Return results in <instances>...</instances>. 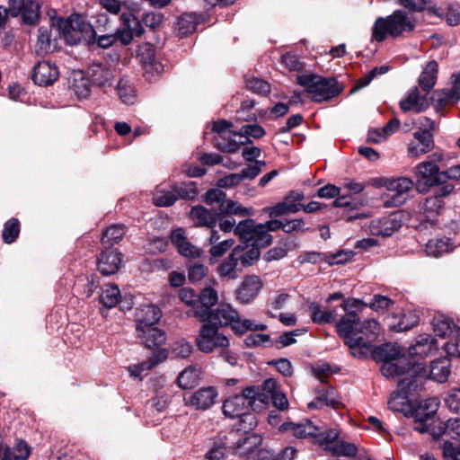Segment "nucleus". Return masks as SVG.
Listing matches in <instances>:
<instances>
[{"label": "nucleus", "mask_w": 460, "mask_h": 460, "mask_svg": "<svg viewBox=\"0 0 460 460\" xmlns=\"http://www.w3.org/2000/svg\"><path fill=\"white\" fill-rule=\"evenodd\" d=\"M218 296L217 290L212 288H203L198 294V304L194 315L199 322L208 319H221L224 323H233V332L236 335H243L248 331H265L268 326L264 323H254L252 320L242 319L239 313L229 304H219L217 308H212L217 304Z\"/></svg>", "instance_id": "1"}, {"label": "nucleus", "mask_w": 460, "mask_h": 460, "mask_svg": "<svg viewBox=\"0 0 460 460\" xmlns=\"http://www.w3.org/2000/svg\"><path fill=\"white\" fill-rule=\"evenodd\" d=\"M296 84L304 87L314 102H328L343 91V86L333 76L324 77L314 73L298 75Z\"/></svg>", "instance_id": "2"}, {"label": "nucleus", "mask_w": 460, "mask_h": 460, "mask_svg": "<svg viewBox=\"0 0 460 460\" xmlns=\"http://www.w3.org/2000/svg\"><path fill=\"white\" fill-rule=\"evenodd\" d=\"M455 184H446L433 189L432 194L426 197L420 204V216L416 229L420 232L433 228L438 217L442 213L446 199L455 190Z\"/></svg>", "instance_id": "3"}, {"label": "nucleus", "mask_w": 460, "mask_h": 460, "mask_svg": "<svg viewBox=\"0 0 460 460\" xmlns=\"http://www.w3.org/2000/svg\"><path fill=\"white\" fill-rule=\"evenodd\" d=\"M415 29L413 21L403 10H395L386 17H378L372 28V39L377 42L384 41L387 36L398 38L404 32Z\"/></svg>", "instance_id": "4"}, {"label": "nucleus", "mask_w": 460, "mask_h": 460, "mask_svg": "<svg viewBox=\"0 0 460 460\" xmlns=\"http://www.w3.org/2000/svg\"><path fill=\"white\" fill-rule=\"evenodd\" d=\"M360 318L356 311H349L337 323L338 335L343 340L353 357L364 358L367 356L369 341H363V336L358 332Z\"/></svg>", "instance_id": "5"}, {"label": "nucleus", "mask_w": 460, "mask_h": 460, "mask_svg": "<svg viewBox=\"0 0 460 460\" xmlns=\"http://www.w3.org/2000/svg\"><path fill=\"white\" fill-rule=\"evenodd\" d=\"M283 230V221L271 219L264 224H256L252 218L240 221L234 229V234L243 240H254L261 246H269L272 243V235L269 232Z\"/></svg>", "instance_id": "6"}, {"label": "nucleus", "mask_w": 460, "mask_h": 460, "mask_svg": "<svg viewBox=\"0 0 460 460\" xmlns=\"http://www.w3.org/2000/svg\"><path fill=\"white\" fill-rule=\"evenodd\" d=\"M203 324L199 328V335L196 338V345L203 353H210L214 349L220 348L225 349L229 346L228 338L219 332L220 327L230 326L233 330V323H224L221 319H208L202 322Z\"/></svg>", "instance_id": "7"}, {"label": "nucleus", "mask_w": 460, "mask_h": 460, "mask_svg": "<svg viewBox=\"0 0 460 460\" xmlns=\"http://www.w3.org/2000/svg\"><path fill=\"white\" fill-rule=\"evenodd\" d=\"M251 409L249 399L246 397L245 389H243L241 394L230 396L224 401L222 411L226 417L234 419L238 418V422L234 428L243 427V429H254L257 425L256 417L250 412Z\"/></svg>", "instance_id": "8"}, {"label": "nucleus", "mask_w": 460, "mask_h": 460, "mask_svg": "<svg viewBox=\"0 0 460 460\" xmlns=\"http://www.w3.org/2000/svg\"><path fill=\"white\" fill-rule=\"evenodd\" d=\"M253 429H243V427L233 428L225 436V446L234 454L245 456L254 452L261 446L262 438L251 433Z\"/></svg>", "instance_id": "9"}, {"label": "nucleus", "mask_w": 460, "mask_h": 460, "mask_svg": "<svg viewBox=\"0 0 460 460\" xmlns=\"http://www.w3.org/2000/svg\"><path fill=\"white\" fill-rule=\"evenodd\" d=\"M418 179L416 189L420 193H426L431 188H438L451 182H444L443 171L433 162H422L416 167Z\"/></svg>", "instance_id": "10"}, {"label": "nucleus", "mask_w": 460, "mask_h": 460, "mask_svg": "<svg viewBox=\"0 0 460 460\" xmlns=\"http://www.w3.org/2000/svg\"><path fill=\"white\" fill-rule=\"evenodd\" d=\"M57 24L68 45H77L84 37L86 22L82 14L74 13L67 18H58Z\"/></svg>", "instance_id": "11"}, {"label": "nucleus", "mask_w": 460, "mask_h": 460, "mask_svg": "<svg viewBox=\"0 0 460 460\" xmlns=\"http://www.w3.org/2000/svg\"><path fill=\"white\" fill-rule=\"evenodd\" d=\"M276 388H278L277 382L272 378L266 379L261 385H252L244 388L251 409L256 411L268 405L270 402L271 393Z\"/></svg>", "instance_id": "12"}, {"label": "nucleus", "mask_w": 460, "mask_h": 460, "mask_svg": "<svg viewBox=\"0 0 460 460\" xmlns=\"http://www.w3.org/2000/svg\"><path fill=\"white\" fill-rule=\"evenodd\" d=\"M233 127V123L226 119H218L213 123L212 131L218 134L214 138V146L223 153H235L240 148V144L231 137H226V130Z\"/></svg>", "instance_id": "13"}, {"label": "nucleus", "mask_w": 460, "mask_h": 460, "mask_svg": "<svg viewBox=\"0 0 460 460\" xmlns=\"http://www.w3.org/2000/svg\"><path fill=\"white\" fill-rule=\"evenodd\" d=\"M123 261V254L119 249H105L100 252L96 260L98 271L103 276L116 274Z\"/></svg>", "instance_id": "14"}, {"label": "nucleus", "mask_w": 460, "mask_h": 460, "mask_svg": "<svg viewBox=\"0 0 460 460\" xmlns=\"http://www.w3.org/2000/svg\"><path fill=\"white\" fill-rule=\"evenodd\" d=\"M217 397V391L214 386L201 387L194 393L185 394L183 401L186 405L199 411L209 409Z\"/></svg>", "instance_id": "15"}, {"label": "nucleus", "mask_w": 460, "mask_h": 460, "mask_svg": "<svg viewBox=\"0 0 460 460\" xmlns=\"http://www.w3.org/2000/svg\"><path fill=\"white\" fill-rule=\"evenodd\" d=\"M31 77L35 84L47 87L58 81L59 69L55 63L50 61H39L33 66Z\"/></svg>", "instance_id": "16"}, {"label": "nucleus", "mask_w": 460, "mask_h": 460, "mask_svg": "<svg viewBox=\"0 0 460 460\" xmlns=\"http://www.w3.org/2000/svg\"><path fill=\"white\" fill-rule=\"evenodd\" d=\"M262 287L263 283L260 277L247 275L235 290V298L240 304L248 305L256 298Z\"/></svg>", "instance_id": "17"}, {"label": "nucleus", "mask_w": 460, "mask_h": 460, "mask_svg": "<svg viewBox=\"0 0 460 460\" xmlns=\"http://www.w3.org/2000/svg\"><path fill=\"white\" fill-rule=\"evenodd\" d=\"M114 79L112 70L102 63H93L88 66V88H106L112 85Z\"/></svg>", "instance_id": "18"}, {"label": "nucleus", "mask_w": 460, "mask_h": 460, "mask_svg": "<svg viewBox=\"0 0 460 460\" xmlns=\"http://www.w3.org/2000/svg\"><path fill=\"white\" fill-rule=\"evenodd\" d=\"M239 240L245 244V247L237 245L233 251L237 252L236 259L243 268L250 267L260 259L261 249L266 246H261L254 240H243L242 238H239Z\"/></svg>", "instance_id": "19"}, {"label": "nucleus", "mask_w": 460, "mask_h": 460, "mask_svg": "<svg viewBox=\"0 0 460 460\" xmlns=\"http://www.w3.org/2000/svg\"><path fill=\"white\" fill-rule=\"evenodd\" d=\"M402 226V213L394 212L388 217H383L374 220L371 224V229L376 235L391 236L398 231Z\"/></svg>", "instance_id": "20"}, {"label": "nucleus", "mask_w": 460, "mask_h": 460, "mask_svg": "<svg viewBox=\"0 0 460 460\" xmlns=\"http://www.w3.org/2000/svg\"><path fill=\"white\" fill-rule=\"evenodd\" d=\"M415 365L416 362H412L402 354L394 360L383 363L380 371L385 377H395L410 372Z\"/></svg>", "instance_id": "21"}, {"label": "nucleus", "mask_w": 460, "mask_h": 460, "mask_svg": "<svg viewBox=\"0 0 460 460\" xmlns=\"http://www.w3.org/2000/svg\"><path fill=\"white\" fill-rule=\"evenodd\" d=\"M415 141L408 145V153L411 156H419L429 153L434 148V134L429 131L417 130L413 134Z\"/></svg>", "instance_id": "22"}, {"label": "nucleus", "mask_w": 460, "mask_h": 460, "mask_svg": "<svg viewBox=\"0 0 460 460\" xmlns=\"http://www.w3.org/2000/svg\"><path fill=\"white\" fill-rule=\"evenodd\" d=\"M190 217L197 226H206L208 228L215 227L217 222L220 220L217 209H208L202 205L193 206L190 209Z\"/></svg>", "instance_id": "23"}, {"label": "nucleus", "mask_w": 460, "mask_h": 460, "mask_svg": "<svg viewBox=\"0 0 460 460\" xmlns=\"http://www.w3.org/2000/svg\"><path fill=\"white\" fill-rule=\"evenodd\" d=\"M369 354H371L372 358L376 362L385 363L389 360H394L404 353L402 349L397 344L386 342L376 347L373 346Z\"/></svg>", "instance_id": "24"}, {"label": "nucleus", "mask_w": 460, "mask_h": 460, "mask_svg": "<svg viewBox=\"0 0 460 460\" xmlns=\"http://www.w3.org/2000/svg\"><path fill=\"white\" fill-rule=\"evenodd\" d=\"M433 332L436 336L450 341L460 332V327L451 318L441 315L433 319Z\"/></svg>", "instance_id": "25"}, {"label": "nucleus", "mask_w": 460, "mask_h": 460, "mask_svg": "<svg viewBox=\"0 0 460 460\" xmlns=\"http://www.w3.org/2000/svg\"><path fill=\"white\" fill-rule=\"evenodd\" d=\"M372 181V184L376 187L385 186L389 191L405 195L413 186L412 181L406 177L397 179L377 178Z\"/></svg>", "instance_id": "26"}, {"label": "nucleus", "mask_w": 460, "mask_h": 460, "mask_svg": "<svg viewBox=\"0 0 460 460\" xmlns=\"http://www.w3.org/2000/svg\"><path fill=\"white\" fill-rule=\"evenodd\" d=\"M138 336L142 339L145 347L152 349L159 347L166 341L165 332L158 327H146L137 329Z\"/></svg>", "instance_id": "27"}, {"label": "nucleus", "mask_w": 460, "mask_h": 460, "mask_svg": "<svg viewBox=\"0 0 460 460\" xmlns=\"http://www.w3.org/2000/svg\"><path fill=\"white\" fill-rule=\"evenodd\" d=\"M436 349V339L431 338L428 334H420L416 338L415 342L409 347V354L411 356H419L422 358Z\"/></svg>", "instance_id": "28"}, {"label": "nucleus", "mask_w": 460, "mask_h": 460, "mask_svg": "<svg viewBox=\"0 0 460 460\" xmlns=\"http://www.w3.org/2000/svg\"><path fill=\"white\" fill-rule=\"evenodd\" d=\"M119 20L121 27L117 28L112 34L116 43L119 42L123 46H128L133 40V32L130 29V21L134 20L133 13L128 12L122 13Z\"/></svg>", "instance_id": "29"}, {"label": "nucleus", "mask_w": 460, "mask_h": 460, "mask_svg": "<svg viewBox=\"0 0 460 460\" xmlns=\"http://www.w3.org/2000/svg\"><path fill=\"white\" fill-rule=\"evenodd\" d=\"M137 55L146 70H154L156 73L163 70V65L155 59V50L153 45L146 43L139 46Z\"/></svg>", "instance_id": "30"}, {"label": "nucleus", "mask_w": 460, "mask_h": 460, "mask_svg": "<svg viewBox=\"0 0 460 460\" xmlns=\"http://www.w3.org/2000/svg\"><path fill=\"white\" fill-rule=\"evenodd\" d=\"M71 94L77 100L86 99V74L83 70H73L68 76Z\"/></svg>", "instance_id": "31"}, {"label": "nucleus", "mask_w": 460, "mask_h": 460, "mask_svg": "<svg viewBox=\"0 0 460 460\" xmlns=\"http://www.w3.org/2000/svg\"><path fill=\"white\" fill-rule=\"evenodd\" d=\"M438 74V64L435 60L429 61L421 72L418 84L426 93H429L435 86Z\"/></svg>", "instance_id": "32"}, {"label": "nucleus", "mask_w": 460, "mask_h": 460, "mask_svg": "<svg viewBox=\"0 0 460 460\" xmlns=\"http://www.w3.org/2000/svg\"><path fill=\"white\" fill-rule=\"evenodd\" d=\"M233 137H245L244 141L239 142L240 146L252 143L251 138L261 139L266 135L265 129L256 122L243 125L238 131H229Z\"/></svg>", "instance_id": "33"}, {"label": "nucleus", "mask_w": 460, "mask_h": 460, "mask_svg": "<svg viewBox=\"0 0 460 460\" xmlns=\"http://www.w3.org/2000/svg\"><path fill=\"white\" fill-rule=\"evenodd\" d=\"M125 234L126 227L124 225H111L102 232L101 243L105 249H113L112 247L122 240Z\"/></svg>", "instance_id": "34"}, {"label": "nucleus", "mask_w": 460, "mask_h": 460, "mask_svg": "<svg viewBox=\"0 0 460 460\" xmlns=\"http://www.w3.org/2000/svg\"><path fill=\"white\" fill-rule=\"evenodd\" d=\"M88 31L91 32V35L88 37V50H94L95 45L98 48L106 49L116 44L112 32L99 34L89 22Z\"/></svg>", "instance_id": "35"}, {"label": "nucleus", "mask_w": 460, "mask_h": 460, "mask_svg": "<svg viewBox=\"0 0 460 460\" xmlns=\"http://www.w3.org/2000/svg\"><path fill=\"white\" fill-rule=\"evenodd\" d=\"M31 448L23 439H17L13 448L5 447L4 456L1 460H27Z\"/></svg>", "instance_id": "36"}, {"label": "nucleus", "mask_w": 460, "mask_h": 460, "mask_svg": "<svg viewBox=\"0 0 460 460\" xmlns=\"http://www.w3.org/2000/svg\"><path fill=\"white\" fill-rule=\"evenodd\" d=\"M237 252L233 251L228 257L225 259L217 268V272L220 278H227L229 279H235L237 275L238 261L236 259Z\"/></svg>", "instance_id": "37"}, {"label": "nucleus", "mask_w": 460, "mask_h": 460, "mask_svg": "<svg viewBox=\"0 0 460 460\" xmlns=\"http://www.w3.org/2000/svg\"><path fill=\"white\" fill-rule=\"evenodd\" d=\"M380 325L378 322L375 319H367L365 320L358 329V332L359 335L363 336V341H369V348L367 349V355L371 351L373 347V342L376 339L379 334Z\"/></svg>", "instance_id": "38"}, {"label": "nucleus", "mask_w": 460, "mask_h": 460, "mask_svg": "<svg viewBox=\"0 0 460 460\" xmlns=\"http://www.w3.org/2000/svg\"><path fill=\"white\" fill-rule=\"evenodd\" d=\"M285 429L290 430L298 438H311L313 439L318 427L314 426L309 420H305V422L301 423H287Z\"/></svg>", "instance_id": "39"}, {"label": "nucleus", "mask_w": 460, "mask_h": 460, "mask_svg": "<svg viewBox=\"0 0 460 460\" xmlns=\"http://www.w3.org/2000/svg\"><path fill=\"white\" fill-rule=\"evenodd\" d=\"M143 311L144 315L137 320L136 329L156 327L155 324L162 316L160 308L156 305H149Z\"/></svg>", "instance_id": "40"}, {"label": "nucleus", "mask_w": 460, "mask_h": 460, "mask_svg": "<svg viewBox=\"0 0 460 460\" xmlns=\"http://www.w3.org/2000/svg\"><path fill=\"white\" fill-rule=\"evenodd\" d=\"M309 311L313 323L317 324L331 323L336 317L334 310H322L321 305L315 302L309 305Z\"/></svg>", "instance_id": "41"}, {"label": "nucleus", "mask_w": 460, "mask_h": 460, "mask_svg": "<svg viewBox=\"0 0 460 460\" xmlns=\"http://www.w3.org/2000/svg\"><path fill=\"white\" fill-rule=\"evenodd\" d=\"M171 188H172L178 199L194 200L199 194L197 182L195 181L173 183Z\"/></svg>", "instance_id": "42"}, {"label": "nucleus", "mask_w": 460, "mask_h": 460, "mask_svg": "<svg viewBox=\"0 0 460 460\" xmlns=\"http://www.w3.org/2000/svg\"><path fill=\"white\" fill-rule=\"evenodd\" d=\"M85 329L83 325L77 323H70L66 328V341L75 348H81L84 346L86 335Z\"/></svg>", "instance_id": "43"}, {"label": "nucleus", "mask_w": 460, "mask_h": 460, "mask_svg": "<svg viewBox=\"0 0 460 460\" xmlns=\"http://www.w3.org/2000/svg\"><path fill=\"white\" fill-rule=\"evenodd\" d=\"M303 204H289L288 202H279L273 206L264 208V211L268 213L271 218L281 217L288 214H295L301 210Z\"/></svg>", "instance_id": "44"}, {"label": "nucleus", "mask_w": 460, "mask_h": 460, "mask_svg": "<svg viewBox=\"0 0 460 460\" xmlns=\"http://www.w3.org/2000/svg\"><path fill=\"white\" fill-rule=\"evenodd\" d=\"M450 375V364L447 358H440L432 361L430 366V376L438 383H444Z\"/></svg>", "instance_id": "45"}, {"label": "nucleus", "mask_w": 460, "mask_h": 460, "mask_svg": "<svg viewBox=\"0 0 460 460\" xmlns=\"http://www.w3.org/2000/svg\"><path fill=\"white\" fill-rule=\"evenodd\" d=\"M217 210L219 219L227 215H239L243 217L250 215V211L247 208L243 207L241 204L232 199H224V201L219 204Z\"/></svg>", "instance_id": "46"}, {"label": "nucleus", "mask_w": 460, "mask_h": 460, "mask_svg": "<svg viewBox=\"0 0 460 460\" xmlns=\"http://www.w3.org/2000/svg\"><path fill=\"white\" fill-rule=\"evenodd\" d=\"M121 298L120 290L117 285H107L99 296V302L106 308L116 306Z\"/></svg>", "instance_id": "47"}, {"label": "nucleus", "mask_w": 460, "mask_h": 460, "mask_svg": "<svg viewBox=\"0 0 460 460\" xmlns=\"http://www.w3.org/2000/svg\"><path fill=\"white\" fill-rule=\"evenodd\" d=\"M338 438L339 433L335 429H331L320 431V429L318 428V430L315 431V434L313 437V443L319 445L324 450L330 452L331 447Z\"/></svg>", "instance_id": "48"}, {"label": "nucleus", "mask_w": 460, "mask_h": 460, "mask_svg": "<svg viewBox=\"0 0 460 460\" xmlns=\"http://www.w3.org/2000/svg\"><path fill=\"white\" fill-rule=\"evenodd\" d=\"M198 25L197 16L194 13H183L177 21V31L181 37H186L187 35L195 31Z\"/></svg>", "instance_id": "49"}, {"label": "nucleus", "mask_w": 460, "mask_h": 460, "mask_svg": "<svg viewBox=\"0 0 460 460\" xmlns=\"http://www.w3.org/2000/svg\"><path fill=\"white\" fill-rule=\"evenodd\" d=\"M438 406L439 402L437 398H428L420 403L414 412L417 418H427L431 420H434Z\"/></svg>", "instance_id": "50"}, {"label": "nucleus", "mask_w": 460, "mask_h": 460, "mask_svg": "<svg viewBox=\"0 0 460 460\" xmlns=\"http://www.w3.org/2000/svg\"><path fill=\"white\" fill-rule=\"evenodd\" d=\"M40 6L35 0H26L20 15L26 24H35L40 18Z\"/></svg>", "instance_id": "51"}, {"label": "nucleus", "mask_w": 460, "mask_h": 460, "mask_svg": "<svg viewBox=\"0 0 460 460\" xmlns=\"http://www.w3.org/2000/svg\"><path fill=\"white\" fill-rule=\"evenodd\" d=\"M449 250V239H431L425 245L427 255L433 257H439Z\"/></svg>", "instance_id": "52"}, {"label": "nucleus", "mask_w": 460, "mask_h": 460, "mask_svg": "<svg viewBox=\"0 0 460 460\" xmlns=\"http://www.w3.org/2000/svg\"><path fill=\"white\" fill-rule=\"evenodd\" d=\"M332 456H355L358 453V448L353 443L346 442L344 440L336 439L335 443L331 447L330 451Z\"/></svg>", "instance_id": "53"}, {"label": "nucleus", "mask_w": 460, "mask_h": 460, "mask_svg": "<svg viewBox=\"0 0 460 460\" xmlns=\"http://www.w3.org/2000/svg\"><path fill=\"white\" fill-rule=\"evenodd\" d=\"M199 383V375L197 370L192 367H187L182 370L178 377L177 384L181 389H190Z\"/></svg>", "instance_id": "54"}, {"label": "nucleus", "mask_w": 460, "mask_h": 460, "mask_svg": "<svg viewBox=\"0 0 460 460\" xmlns=\"http://www.w3.org/2000/svg\"><path fill=\"white\" fill-rule=\"evenodd\" d=\"M20 234V222L17 218H11L4 225L2 238L5 243H13Z\"/></svg>", "instance_id": "55"}, {"label": "nucleus", "mask_w": 460, "mask_h": 460, "mask_svg": "<svg viewBox=\"0 0 460 460\" xmlns=\"http://www.w3.org/2000/svg\"><path fill=\"white\" fill-rule=\"evenodd\" d=\"M153 200L156 207L166 208L174 205L178 200V197H176L172 188H171V190H162L158 191Z\"/></svg>", "instance_id": "56"}, {"label": "nucleus", "mask_w": 460, "mask_h": 460, "mask_svg": "<svg viewBox=\"0 0 460 460\" xmlns=\"http://www.w3.org/2000/svg\"><path fill=\"white\" fill-rule=\"evenodd\" d=\"M419 317L413 314H403L397 323L391 325L390 329L396 332H406L418 325Z\"/></svg>", "instance_id": "57"}, {"label": "nucleus", "mask_w": 460, "mask_h": 460, "mask_svg": "<svg viewBox=\"0 0 460 460\" xmlns=\"http://www.w3.org/2000/svg\"><path fill=\"white\" fill-rule=\"evenodd\" d=\"M419 99H420V91H419L418 86H415L412 89H411L408 92L407 96L400 102L399 105H400L401 110L403 112H407L411 110H413L415 111V109L418 108Z\"/></svg>", "instance_id": "58"}, {"label": "nucleus", "mask_w": 460, "mask_h": 460, "mask_svg": "<svg viewBox=\"0 0 460 460\" xmlns=\"http://www.w3.org/2000/svg\"><path fill=\"white\" fill-rule=\"evenodd\" d=\"M117 93L120 98V100L125 104H132L135 101V90L127 81L121 79L116 87Z\"/></svg>", "instance_id": "59"}, {"label": "nucleus", "mask_w": 460, "mask_h": 460, "mask_svg": "<svg viewBox=\"0 0 460 460\" xmlns=\"http://www.w3.org/2000/svg\"><path fill=\"white\" fill-rule=\"evenodd\" d=\"M418 387V380L415 376L403 378L398 384V393L402 398H408L412 392L417 391Z\"/></svg>", "instance_id": "60"}, {"label": "nucleus", "mask_w": 460, "mask_h": 460, "mask_svg": "<svg viewBox=\"0 0 460 460\" xmlns=\"http://www.w3.org/2000/svg\"><path fill=\"white\" fill-rule=\"evenodd\" d=\"M244 344L248 348H253L261 345H264L266 347H270L272 344L270 336L269 334L264 333H254L249 334L244 339Z\"/></svg>", "instance_id": "61"}, {"label": "nucleus", "mask_w": 460, "mask_h": 460, "mask_svg": "<svg viewBox=\"0 0 460 460\" xmlns=\"http://www.w3.org/2000/svg\"><path fill=\"white\" fill-rule=\"evenodd\" d=\"M208 268L201 263H193L188 267V279L190 282H198L206 277Z\"/></svg>", "instance_id": "62"}, {"label": "nucleus", "mask_w": 460, "mask_h": 460, "mask_svg": "<svg viewBox=\"0 0 460 460\" xmlns=\"http://www.w3.org/2000/svg\"><path fill=\"white\" fill-rule=\"evenodd\" d=\"M281 63L289 71H301L305 67V63L300 60L298 56L291 53H286L281 56Z\"/></svg>", "instance_id": "63"}, {"label": "nucleus", "mask_w": 460, "mask_h": 460, "mask_svg": "<svg viewBox=\"0 0 460 460\" xmlns=\"http://www.w3.org/2000/svg\"><path fill=\"white\" fill-rule=\"evenodd\" d=\"M446 406L453 412H460V389L451 390L444 399Z\"/></svg>", "instance_id": "64"}]
</instances>
